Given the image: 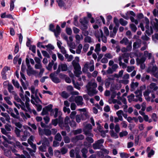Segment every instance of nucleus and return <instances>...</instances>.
Masks as SVG:
<instances>
[{
	"mask_svg": "<svg viewBox=\"0 0 158 158\" xmlns=\"http://www.w3.org/2000/svg\"><path fill=\"white\" fill-rule=\"evenodd\" d=\"M97 87V84L96 83L92 81L89 82L86 86L88 94L90 96H92L96 94L98 92V91L96 89Z\"/></svg>",
	"mask_w": 158,
	"mask_h": 158,
	"instance_id": "nucleus-1",
	"label": "nucleus"
},
{
	"mask_svg": "<svg viewBox=\"0 0 158 158\" xmlns=\"http://www.w3.org/2000/svg\"><path fill=\"white\" fill-rule=\"evenodd\" d=\"M70 122V118L68 116H66L65 118L64 123H59V125L62 129H66L68 132L70 131V128L68 124Z\"/></svg>",
	"mask_w": 158,
	"mask_h": 158,
	"instance_id": "nucleus-2",
	"label": "nucleus"
},
{
	"mask_svg": "<svg viewBox=\"0 0 158 158\" xmlns=\"http://www.w3.org/2000/svg\"><path fill=\"white\" fill-rule=\"evenodd\" d=\"M88 69H89L90 72H92L94 70V61L92 60L89 62H87L84 65V67L82 69V71L85 72Z\"/></svg>",
	"mask_w": 158,
	"mask_h": 158,
	"instance_id": "nucleus-3",
	"label": "nucleus"
},
{
	"mask_svg": "<svg viewBox=\"0 0 158 158\" xmlns=\"http://www.w3.org/2000/svg\"><path fill=\"white\" fill-rule=\"evenodd\" d=\"M144 20V22L145 23V27L147 29L146 32L148 35H150L153 33V30L152 27H151L150 28L149 27V21L147 17L145 18Z\"/></svg>",
	"mask_w": 158,
	"mask_h": 158,
	"instance_id": "nucleus-4",
	"label": "nucleus"
},
{
	"mask_svg": "<svg viewBox=\"0 0 158 158\" xmlns=\"http://www.w3.org/2000/svg\"><path fill=\"white\" fill-rule=\"evenodd\" d=\"M42 145L39 147V149L42 152H45L46 150V147L47 146H48L49 142L48 139L44 138L41 140Z\"/></svg>",
	"mask_w": 158,
	"mask_h": 158,
	"instance_id": "nucleus-5",
	"label": "nucleus"
},
{
	"mask_svg": "<svg viewBox=\"0 0 158 158\" xmlns=\"http://www.w3.org/2000/svg\"><path fill=\"white\" fill-rule=\"evenodd\" d=\"M92 129L91 125L90 124L87 125L84 129V132L85 135L86 136H93V135L91 132V130Z\"/></svg>",
	"mask_w": 158,
	"mask_h": 158,
	"instance_id": "nucleus-6",
	"label": "nucleus"
},
{
	"mask_svg": "<svg viewBox=\"0 0 158 158\" xmlns=\"http://www.w3.org/2000/svg\"><path fill=\"white\" fill-rule=\"evenodd\" d=\"M143 88V87H140V90H137L135 92V96L137 98L135 99L134 100L135 102H137L138 101L142 102V99L141 98L142 96V92L141 88Z\"/></svg>",
	"mask_w": 158,
	"mask_h": 158,
	"instance_id": "nucleus-7",
	"label": "nucleus"
},
{
	"mask_svg": "<svg viewBox=\"0 0 158 158\" xmlns=\"http://www.w3.org/2000/svg\"><path fill=\"white\" fill-rule=\"evenodd\" d=\"M73 67L75 69L74 73L77 77H79V75L81 73V68L79 64L77 63H75L74 61L73 62Z\"/></svg>",
	"mask_w": 158,
	"mask_h": 158,
	"instance_id": "nucleus-8",
	"label": "nucleus"
},
{
	"mask_svg": "<svg viewBox=\"0 0 158 158\" xmlns=\"http://www.w3.org/2000/svg\"><path fill=\"white\" fill-rule=\"evenodd\" d=\"M155 60L153 58L152 60V64L149 66L147 70V72L148 73H150L152 74L156 73L157 69V68L156 65H154L153 64Z\"/></svg>",
	"mask_w": 158,
	"mask_h": 158,
	"instance_id": "nucleus-9",
	"label": "nucleus"
},
{
	"mask_svg": "<svg viewBox=\"0 0 158 158\" xmlns=\"http://www.w3.org/2000/svg\"><path fill=\"white\" fill-rule=\"evenodd\" d=\"M152 17H150L151 23L152 26L156 31H158V19L156 18L152 19Z\"/></svg>",
	"mask_w": 158,
	"mask_h": 158,
	"instance_id": "nucleus-10",
	"label": "nucleus"
},
{
	"mask_svg": "<svg viewBox=\"0 0 158 158\" xmlns=\"http://www.w3.org/2000/svg\"><path fill=\"white\" fill-rule=\"evenodd\" d=\"M104 140L103 139H100L98 140L93 145V148L95 149L101 148L102 146V144L103 143Z\"/></svg>",
	"mask_w": 158,
	"mask_h": 158,
	"instance_id": "nucleus-11",
	"label": "nucleus"
},
{
	"mask_svg": "<svg viewBox=\"0 0 158 158\" xmlns=\"http://www.w3.org/2000/svg\"><path fill=\"white\" fill-rule=\"evenodd\" d=\"M6 135V137L4 136H2V137L5 141V142L3 143L5 147H7V146L6 145L5 143H7L9 144H12V143L9 140H11L12 139V138L10 135L8 134V133H7Z\"/></svg>",
	"mask_w": 158,
	"mask_h": 158,
	"instance_id": "nucleus-12",
	"label": "nucleus"
},
{
	"mask_svg": "<svg viewBox=\"0 0 158 158\" xmlns=\"http://www.w3.org/2000/svg\"><path fill=\"white\" fill-rule=\"evenodd\" d=\"M67 69V66L66 64H61L58 66V68L57 70V73H59L61 70L62 71H66Z\"/></svg>",
	"mask_w": 158,
	"mask_h": 158,
	"instance_id": "nucleus-13",
	"label": "nucleus"
},
{
	"mask_svg": "<svg viewBox=\"0 0 158 158\" xmlns=\"http://www.w3.org/2000/svg\"><path fill=\"white\" fill-rule=\"evenodd\" d=\"M39 132L40 135L44 134L47 136L50 135L51 133V131L48 129H44L43 131L40 127L39 128Z\"/></svg>",
	"mask_w": 158,
	"mask_h": 158,
	"instance_id": "nucleus-14",
	"label": "nucleus"
},
{
	"mask_svg": "<svg viewBox=\"0 0 158 158\" xmlns=\"http://www.w3.org/2000/svg\"><path fill=\"white\" fill-rule=\"evenodd\" d=\"M83 99L82 96H77L76 97L75 101L78 106H81L83 104Z\"/></svg>",
	"mask_w": 158,
	"mask_h": 158,
	"instance_id": "nucleus-15",
	"label": "nucleus"
},
{
	"mask_svg": "<svg viewBox=\"0 0 158 158\" xmlns=\"http://www.w3.org/2000/svg\"><path fill=\"white\" fill-rule=\"evenodd\" d=\"M94 34L96 37L98 39V41L100 42V37L103 34L102 30L101 29H99V30L96 31Z\"/></svg>",
	"mask_w": 158,
	"mask_h": 158,
	"instance_id": "nucleus-16",
	"label": "nucleus"
},
{
	"mask_svg": "<svg viewBox=\"0 0 158 158\" xmlns=\"http://www.w3.org/2000/svg\"><path fill=\"white\" fill-rule=\"evenodd\" d=\"M32 148L33 149V150H32L30 148H27V149L29 152V153L31 155H33V152H36V146L35 144H34L33 143H32V144L31 143L29 144Z\"/></svg>",
	"mask_w": 158,
	"mask_h": 158,
	"instance_id": "nucleus-17",
	"label": "nucleus"
},
{
	"mask_svg": "<svg viewBox=\"0 0 158 158\" xmlns=\"http://www.w3.org/2000/svg\"><path fill=\"white\" fill-rule=\"evenodd\" d=\"M61 114V112L59 111L58 109L57 108H55L54 110H52L51 111V113L50 114L51 115H54L55 118H56L58 115Z\"/></svg>",
	"mask_w": 158,
	"mask_h": 158,
	"instance_id": "nucleus-18",
	"label": "nucleus"
},
{
	"mask_svg": "<svg viewBox=\"0 0 158 158\" xmlns=\"http://www.w3.org/2000/svg\"><path fill=\"white\" fill-rule=\"evenodd\" d=\"M31 102L33 104H35V101L37 103H39L40 102L41 103V101L39 99L38 96L35 97V98L33 95H31Z\"/></svg>",
	"mask_w": 158,
	"mask_h": 158,
	"instance_id": "nucleus-19",
	"label": "nucleus"
},
{
	"mask_svg": "<svg viewBox=\"0 0 158 158\" xmlns=\"http://www.w3.org/2000/svg\"><path fill=\"white\" fill-rule=\"evenodd\" d=\"M149 88L153 91H156L158 89V86L157 85L154 83H151L149 86Z\"/></svg>",
	"mask_w": 158,
	"mask_h": 158,
	"instance_id": "nucleus-20",
	"label": "nucleus"
},
{
	"mask_svg": "<svg viewBox=\"0 0 158 158\" xmlns=\"http://www.w3.org/2000/svg\"><path fill=\"white\" fill-rule=\"evenodd\" d=\"M25 100H26L25 102V105L27 108V109H25L24 110L26 111H31V110L30 108L29 107V105L28 103L30 102V99L28 97H27L26 95L25 96Z\"/></svg>",
	"mask_w": 158,
	"mask_h": 158,
	"instance_id": "nucleus-21",
	"label": "nucleus"
},
{
	"mask_svg": "<svg viewBox=\"0 0 158 158\" xmlns=\"http://www.w3.org/2000/svg\"><path fill=\"white\" fill-rule=\"evenodd\" d=\"M80 23L83 26L84 29H86L87 28V25L88 24V21L86 18H84L83 19H81L80 20Z\"/></svg>",
	"mask_w": 158,
	"mask_h": 158,
	"instance_id": "nucleus-22",
	"label": "nucleus"
},
{
	"mask_svg": "<svg viewBox=\"0 0 158 158\" xmlns=\"http://www.w3.org/2000/svg\"><path fill=\"white\" fill-rule=\"evenodd\" d=\"M54 74L53 73H51L50 75V77L52 80V81L54 82L57 83L60 82V80L57 77H54Z\"/></svg>",
	"mask_w": 158,
	"mask_h": 158,
	"instance_id": "nucleus-23",
	"label": "nucleus"
},
{
	"mask_svg": "<svg viewBox=\"0 0 158 158\" xmlns=\"http://www.w3.org/2000/svg\"><path fill=\"white\" fill-rule=\"evenodd\" d=\"M118 29L117 27H114L113 30L110 31V37L114 38L115 37Z\"/></svg>",
	"mask_w": 158,
	"mask_h": 158,
	"instance_id": "nucleus-24",
	"label": "nucleus"
},
{
	"mask_svg": "<svg viewBox=\"0 0 158 158\" xmlns=\"http://www.w3.org/2000/svg\"><path fill=\"white\" fill-rule=\"evenodd\" d=\"M14 111L15 112L16 114V115H15L14 113L12 112H11L10 113H9V114H10L11 116H12L13 118L19 119V111L16 108H14Z\"/></svg>",
	"mask_w": 158,
	"mask_h": 158,
	"instance_id": "nucleus-25",
	"label": "nucleus"
},
{
	"mask_svg": "<svg viewBox=\"0 0 158 158\" xmlns=\"http://www.w3.org/2000/svg\"><path fill=\"white\" fill-rule=\"evenodd\" d=\"M53 32H54L56 37H57L60 32V28L59 25H57L56 26V29L55 30H54V31H53Z\"/></svg>",
	"mask_w": 158,
	"mask_h": 158,
	"instance_id": "nucleus-26",
	"label": "nucleus"
},
{
	"mask_svg": "<svg viewBox=\"0 0 158 158\" xmlns=\"http://www.w3.org/2000/svg\"><path fill=\"white\" fill-rule=\"evenodd\" d=\"M138 85L139 83L137 82H132L131 85V91H134L135 89L138 87Z\"/></svg>",
	"mask_w": 158,
	"mask_h": 158,
	"instance_id": "nucleus-27",
	"label": "nucleus"
},
{
	"mask_svg": "<svg viewBox=\"0 0 158 158\" xmlns=\"http://www.w3.org/2000/svg\"><path fill=\"white\" fill-rule=\"evenodd\" d=\"M150 92L148 90L145 91L143 93V95L145 98V99L147 101H150V98L149 96Z\"/></svg>",
	"mask_w": 158,
	"mask_h": 158,
	"instance_id": "nucleus-28",
	"label": "nucleus"
},
{
	"mask_svg": "<svg viewBox=\"0 0 158 158\" xmlns=\"http://www.w3.org/2000/svg\"><path fill=\"white\" fill-rule=\"evenodd\" d=\"M123 111L121 110L118 111L116 112V114L118 116V117L119 118V120L120 121H122L123 120L122 115H123Z\"/></svg>",
	"mask_w": 158,
	"mask_h": 158,
	"instance_id": "nucleus-29",
	"label": "nucleus"
},
{
	"mask_svg": "<svg viewBox=\"0 0 158 158\" xmlns=\"http://www.w3.org/2000/svg\"><path fill=\"white\" fill-rule=\"evenodd\" d=\"M130 41L129 42L128 40L126 37L123 38V39L121 40L120 43L122 44H124L125 45H127L130 43Z\"/></svg>",
	"mask_w": 158,
	"mask_h": 158,
	"instance_id": "nucleus-30",
	"label": "nucleus"
},
{
	"mask_svg": "<svg viewBox=\"0 0 158 158\" xmlns=\"http://www.w3.org/2000/svg\"><path fill=\"white\" fill-rule=\"evenodd\" d=\"M141 41L140 40L137 41L134 43L133 44V48L136 49L139 48L140 46Z\"/></svg>",
	"mask_w": 158,
	"mask_h": 158,
	"instance_id": "nucleus-31",
	"label": "nucleus"
},
{
	"mask_svg": "<svg viewBox=\"0 0 158 158\" xmlns=\"http://www.w3.org/2000/svg\"><path fill=\"white\" fill-rule=\"evenodd\" d=\"M82 47V45L81 44H79L76 50V53L77 54H81Z\"/></svg>",
	"mask_w": 158,
	"mask_h": 158,
	"instance_id": "nucleus-32",
	"label": "nucleus"
},
{
	"mask_svg": "<svg viewBox=\"0 0 158 158\" xmlns=\"http://www.w3.org/2000/svg\"><path fill=\"white\" fill-rule=\"evenodd\" d=\"M101 50V45L100 44H97L95 46V48L94 50L95 52L97 54H98L100 51Z\"/></svg>",
	"mask_w": 158,
	"mask_h": 158,
	"instance_id": "nucleus-33",
	"label": "nucleus"
},
{
	"mask_svg": "<svg viewBox=\"0 0 158 158\" xmlns=\"http://www.w3.org/2000/svg\"><path fill=\"white\" fill-rule=\"evenodd\" d=\"M68 46L69 48L75 49L76 47V44L75 43L73 42H69L68 41L67 42Z\"/></svg>",
	"mask_w": 158,
	"mask_h": 158,
	"instance_id": "nucleus-34",
	"label": "nucleus"
},
{
	"mask_svg": "<svg viewBox=\"0 0 158 158\" xmlns=\"http://www.w3.org/2000/svg\"><path fill=\"white\" fill-rule=\"evenodd\" d=\"M20 114L21 117L24 120L27 119V118H29L30 117V115L27 113H25V114H24L22 112H20Z\"/></svg>",
	"mask_w": 158,
	"mask_h": 158,
	"instance_id": "nucleus-35",
	"label": "nucleus"
},
{
	"mask_svg": "<svg viewBox=\"0 0 158 158\" xmlns=\"http://www.w3.org/2000/svg\"><path fill=\"white\" fill-rule=\"evenodd\" d=\"M8 90L10 93H12L13 95H16V93L13 90L14 87L11 85H8Z\"/></svg>",
	"mask_w": 158,
	"mask_h": 158,
	"instance_id": "nucleus-36",
	"label": "nucleus"
},
{
	"mask_svg": "<svg viewBox=\"0 0 158 158\" xmlns=\"http://www.w3.org/2000/svg\"><path fill=\"white\" fill-rule=\"evenodd\" d=\"M8 68H4L1 72V75L2 76V78L4 79H6V73H4V71L7 70Z\"/></svg>",
	"mask_w": 158,
	"mask_h": 158,
	"instance_id": "nucleus-37",
	"label": "nucleus"
},
{
	"mask_svg": "<svg viewBox=\"0 0 158 158\" xmlns=\"http://www.w3.org/2000/svg\"><path fill=\"white\" fill-rule=\"evenodd\" d=\"M144 55L145 57H148L149 59H150L152 57V53H149L147 51H145L144 52Z\"/></svg>",
	"mask_w": 158,
	"mask_h": 158,
	"instance_id": "nucleus-38",
	"label": "nucleus"
},
{
	"mask_svg": "<svg viewBox=\"0 0 158 158\" xmlns=\"http://www.w3.org/2000/svg\"><path fill=\"white\" fill-rule=\"evenodd\" d=\"M1 114L2 116L5 117L7 121L8 122H10V118L6 113H1Z\"/></svg>",
	"mask_w": 158,
	"mask_h": 158,
	"instance_id": "nucleus-39",
	"label": "nucleus"
},
{
	"mask_svg": "<svg viewBox=\"0 0 158 158\" xmlns=\"http://www.w3.org/2000/svg\"><path fill=\"white\" fill-rule=\"evenodd\" d=\"M78 110L81 112H84L83 114L86 118H88L89 117L88 113L86 111V109L85 108L80 109Z\"/></svg>",
	"mask_w": 158,
	"mask_h": 158,
	"instance_id": "nucleus-40",
	"label": "nucleus"
},
{
	"mask_svg": "<svg viewBox=\"0 0 158 158\" xmlns=\"http://www.w3.org/2000/svg\"><path fill=\"white\" fill-rule=\"evenodd\" d=\"M128 134V132L127 131H123L119 133V135L120 137H122L123 136H126Z\"/></svg>",
	"mask_w": 158,
	"mask_h": 158,
	"instance_id": "nucleus-41",
	"label": "nucleus"
},
{
	"mask_svg": "<svg viewBox=\"0 0 158 158\" xmlns=\"http://www.w3.org/2000/svg\"><path fill=\"white\" fill-rule=\"evenodd\" d=\"M61 95L63 98H66L69 96V94L66 92L64 91L62 92Z\"/></svg>",
	"mask_w": 158,
	"mask_h": 158,
	"instance_id": "nucleus-42",
	"label": "nucleus"
},
{
	"mask_svg": "<svg viewBox=\"0 0 158 158\" xmlns=\"http://www.w3.org/2000/svg\"><path fill=\"white\" fill-rule=\"evenodd\" d=\"M20 91L21 92V93H20V96L22 99L23 100L25 101V98L24 95V92L22 89V88L21 87H20Z\"/></svg>",
	"mask_w": 158,
	"mask_h": 158,
	"instance_id": "nucleus-43",
	"label": "nucleus"
},
{
	"mask_svg": "<svg viewBox=\"0 0 158 158\" xmlns=\"http://www.w3.org/2000/svg\"><path fill=\"white\" fill-rule=\"evenodd\" d=\"M120 157L121 158H127L129 156L128 154L124 152H121L119 153Z\"/></svg>",
	"mask_w": 158,
	"mask_h": 158,
	"instance_id": "nucleus-44",
	"label": "nucleus"
},
{
	"mask_svg": "<svg viewBox=\"0 0 158 158\" xmlns=\"http://www.w3.org/2000/svg\"><path fill=\"white\" fill-rule=\"evenodd\" d=\"M65 57L67 59V60L68 61H71L73 58V56L72 55H69L67 54H65Z\"/></svg>",
	"mask_w": 158,
	"mask_h": 158,
	"instance_id": "nucleus-45",
	"label": "nucleus"
},
{
	"mask_svg": "<svg viewBox=\"0 0 158 158\" xmlns=\"http://www.w3.org/2000/svg\"><path fill=\"white\" fill-rule=\"evenodd\" d=\"M85 41V42L89 43H90L92 42H93V41L92 40L91 38L89 36H86L84 39Z\"/></svg>",
	"mask_w": 158,
	"mask_h": 158,
	"instance_id": "nucleus-46",
	"label": "nucleus"
},
{
	"mask_svg": "<svg viewBox=\"0 0 158 158\" xmlns=\"http://www.w3.org/2000/svg\"><path fill=\"white\" fill-rule=\"evenodd\" d=\"M146 58L145 57H142L140 59L137 58L136 59L137 62L139 64L143 63L145 60Z\"/></svg>",
	"mask_w": 158,
	"mask_h": 158,
	"instance_id": "nucleus-47",
	"label": "nucleus"
},
{
	"mask_svg": "<svg viewBox=\"0 0 158 158\" xmlns=\"http://www.w3.org/2000/svg\"><path fill=\"white\" fill-rule=\"evenodd\" d=\"M97 81L99 83V84L103 85L104 84V82L102 80V78L101 77L98 76L96 79Z\"/></svg>",
	"mask_w": 158,
	"mask_h": 158,
	"instance_id": "nucleus-48",
	"label": "nucleus"
},
{
	"mask_svg": "<svg viewBox=\"0 0 158 158\" xmlns=\"http://www.w3.org/2000/svg\"><path fill=\"white\" fill-rule=\"evenodd\" d=\"M14 104H15V106L18 108L19 109L20 108V107L23 110H25V107L23 103L22 104H23V105L22 106H21V105H19V104L17 103L16 102H14Z\"/></svg>",
	"mask_w": 158,
	"mask_h": 158,
	"instance_id": "nucleus-49",
	"label": "nucleus"
},
{
	"mask_svg": "<svg viewBox=\"0 0 158 158\" xmlns=\"http://www.w3.org/2000/svg\"><path fill=\"white\" fill-rule=\"evenodd\" d=\"M130 27L131 30L135 32L137 30V28L136 26L134 24H131L130 25Z\"/></svg>",
	"mask_w": 158,
	"mask_h": 158,
	"instance_id": "nucleus-50",
	"label": "nucleus"
},
{
	"mask_svg": "<svg viewBox=\"0 0 158 158\" xmlns=\"http://www.w3.org/2000/svg\"><path fill=\"white\" fill-rule=\"evenodd\" d=\"M119 22L123 26H125L127 23V22L122 18H121L120 19Z\"/></svg>",
	"mask_w": 158,
	"mask_h": 158,
	"instance_id": "nucleus-51",
	"label": "nucleus"
},
{
	"mask_svg": "<svg viewBox=\"0 0 158 158\" xmlns=\"http://www.w3.org/2000/svg\"><path fill=\"white\" fill-rule=\"evenodd\" d=\"M55 139L57 141H60L62 139L61 136L60 134L58 133L55 136Z\"/></svg>",
	"mask_w": 158,
	"mask_h": 158,
	"instance_id": "nucleus-52",
	"label": "nucleus"
},
{
	"mask_svg": "<svg viewBox=\"0 0 158 158\" xmlns=\"http://www.w3.org/2000/svg\"><path fill=\"white\" fill-rule=\"evenodd\" d=\"M89 45L88 44H85L84 46L83 49V51L85 52H86L89 48Z\"/></svg>",
	"mask_w": 158,
	"mask_h": 158,
	"instance_id": "nucleus-53",
	"label": "nucleus"
},
{
	"mask_svg": "<svg viewBox=\"0 0 158 158\" xmlns=\"http://www.w3.org/2000/svg\"><path fill=\"white\" fill-rule=\"evenodd\" d=\"M15 0H11L10 4V11H12L14 8V2Z\"/></svg>",
	"mask_w": 158,
	"mask_h": 158,
	"instance_id": "nucleus-54",
	"label": "nucleus"
},
{
	"mask_svg": "<svg viewBox=\"0 0 158 158\" xmlns=\"http://www.w3.org/2000/svg\"><path fill=\"white\" fill-rule=\"evenodd\" d=\"M15 131L17 137L20 136V133L21 132V130L16 127L15 130Z\"/></svg>",
	"mask_w": 158,
	"mask_h": 158,
	"instance_id": "nucleus-55",
	"label": "nucleus"
},
{
	"mask_svg": "<svg viewBox=\"0 0 158 158\" xmlns=\"http://www.w3.org/2000/svg\"><path fill=\"white\" fill-rule=\"evenodd\" d=\"M12 82L15 86L17 88H19V85L17 81H15V80H12Z\"/></svg>",
	"mask_w": 158,
	"mask_h": 158,
	"instance_id": "nucleus-56",
	"label": "nucleus"
},
{
	"mask_svg": "<svg viewBox=\"0 0 158 158\" xmlns=\"http://www.w3.org/2000/svg\"><path fill=\"white\" fill-rule=\"evenodd\" d=\"M132 42L130 41V43L127 45V47L126 48V49L127 52H130L131 50L132 49Z\"/></svg>",
	"mask_w": 158,
	"mask_h": 158,
	"instance_id": "nucleus-57",
	"label": "nucleus"
},
{
	"mask_svg": "<svg viewBox=\"0 0 158 158\" xmlns=\"http://www.w3.org/2000/svg\"><path fill=\"white\" fill-rule=\"evenodd\" d=\"M81 151L82 153L83 156L85 158H86L87 157L86 154L87 152V150L85 148H83L81 150Z\"/></svg>",
	"mask_w": 158,
	"mask_h": 158,
	"instance_id": "nucleus-58",
	"label": "nucleus"
},
{
	"mask_svg": "<svg viewBox=\"0 0 158 158\" xmlns=\"http://www.w3.org/2000/svg\"><path fill=\"white\" fill-rule=\"evenodd\" d=\"M75 38L76 40V42H78L80 41L81 39H82V35H77L75 36Z\"/></svg>",
	"mask_w": 158,
	"mask_h": 158,
	"instance_id": "nucleus-59",
	"label": "nucleus"
},
{
	"mask_svg": "<svg viewBox=\"0 0 158 158\" xmlns=\"http://www.w3.org/2000/svg\"><path fill=\"white\" fill-rule=\"evenodd\" d=\"M143 120L146 121V122H148L149 123H150L152 122V120L151 119H149V117L148 116V115H145L143 116Z\"/></svg>",
	"mask_w": 158,
	"mask_h": 158,
	"instance_id": "nucleus-60",
	"label": "nucleus"
},
{
	"mask_svg": "<svg viewBox=\"0 0 158 158\" xmlns=\"http://www.w3.org/2000/svg\"><path fill=\"white\" fill-rule=\"evenodd\" d=\"M34 137L33 135H31L30 136L29 138L28 139L27 142L28 143L30 144H32L33 143V141L34 140Z\"/></svg>",
	"mask_w": 158,
	"mask_h": 158,
	"instance_id": "nucleus-61",
	"label": "nucleus"
},
{
	"mask_svg": "<svg viewBox=\"0 0 158 158\" xmlns=\"http://www.w3.org/2000/svg\"><path fill=\"white\" fill-rule=\"evenodd\" d=\"M135 96L133 94H131L130 96L128 97L129 101L130 102H131L132 101H134Z\"/></svg>",
	"mask_w": 158,
	"mask_h": 158,
	"instance_id": "nucleus-62",
	"label": "nucleus"
},
{
	"mask_svg": "<svg viewBox=\"0 0 158 158\" xmlns=\"http://www.w3.org/2000/svg\"><path fill=\"white\" fill-rule=\"evenodd\" d=\"M81 115H77L76 117V121L77 123L80 122L81 119Z\"/></svg>",
	"mask_w": 158,
	"mask_h": 158,
	"instance_id": "nucleus-63",
	"label": "nucleus"
},
{
	"mask_svg": "<svg viewBox=\"0 0 158 158\" xmlns=\"http://www.w3.org/2000/svg\"><path fill=\"white\" fill-rule=\"evenodd\" d=\"M66 32L67 34L69 35H71L72 33L71 29L69 27H66Z\"/></svg>",
	"mask_w": 158,
	"mask_h": 158,
	"instance_id": "nucleus-64",
	"label": "nucleus"
}]
</instances>
